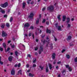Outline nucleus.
Listing matches in <instances>:
<instances>
[{
	"instance_id": "1",
	"label": "nucleus",
	"mask_w": 77,
	"mask_h": 77,
	"mask_svg": "<svg viewBox=\"0 0 77 77\" xmlns=\"http://www.w3.org/2000/svg\"><path fill=\"white\" fill-rule=\"evenodd\" d=\"M8 5V2H5L4 4H1L0 5V6L1 7H2V8H6L7 6Z\"/></svg>"
},
{
	"instance_id": "2",
	"label": "nucleus",
	"mask_w": 77,
	"mask_h": 77,
	"mask_svg": "<svg viewBox=\"0 0 77 77\" xmlns=\"http://www.w3.org/2000/svg\"><path fill=\"white\" fill-rule=\"evenodd\" d=\"M54 10V7L53 5H51L50 7H48L47 10L51 11H53Z\"/></svg>"
},
{
	"instance_id": "3",
	"label": "nucleus",
	"mask_w": 77,
	"mask_h": 77,
	"mask_svg": "<svg viewBox=\"0 0 77 77\" xmlns=\"http://www.w3.org/2000/svg\"><path fill=\"white\" fill-rule=\"evenodd\" d=\"M58 24L57 23H56L55 24V26L57 28L58 30H60V31H61V30H62V28H61V26H57Z\"/></svg>"
},
{
	"instance_id": "4",
	"label": "nucleus",
	"mask_w": 77,
	"mask_h": 77,
	"mask_svg": "<svg viewBox=\"0 0 77 77\" xmlns=\"http://www.w3.org/2000/svg\"><path fill=\"white\" fill-rule=\"evenodd\" d=\"M66 67L67 68H68V70L69 71L71 72V71H72V68H71V67H69V65H65Z\"/></svg>"
},
{
	"instance_id": "5",
	"label": "nucleus",
	"mask_w": 77,
	"mask_h": 77,
	"mask_svg": "<svg viewBox=\"0 0 77 77\" xmlns=\"http://www.w3.org/2000/svg\"><path fill=\"white\" fill-rule=\"evenodd\" d=\"M43 51V47L42 46H41L40 47V51H39V54L41 53V52Z\"/></svg>"
},
{
	"instance_id": "6",
	"label": "nucleus",
	"mask_w": 77,
	"mask_h": 77,
	"mask_svg": "<svg viewBox=\"0 0 77 77\" xmlns=\"http://www.w3.org/2000/svg\"><path fill=\"white\" fill-rule=\"evenodd\" d=\"M8 35V34H7L5 33V32H4V31H2V36H3V37H5V36H6Z\"/></svg>"
},
{
	"instance_id": "7",
	"label": "nucleus",
	"mask_w": 77,
	"mask_h": 77,
	"mask_svg": "<svg viewBox=\"0 0 77 77\" xmlns=\"http://www.w3.org/2000/svg\"><path fill=\"white\" fill-rule=\"evenodd\" d=\"M11 74V75H14V74H15V70H14V69L12 70Z\"/></svg>"
},
{
	"instance_id": "8",
	"label": "nucleus",
	"mask_w": 77,
	"mask_h": 77,
	"mask_svg": "<svg viewBox=\"0 0 77 77\" xmlns=\"http://www.w3.org/2000/svg\"><path fill=\"white\" fill-rule=\"evenodd\" d=\"M45 36V35H44V36H42V37L41 38V39H42V42H43V44H44V43H45V40H44V39L42 40V39H43V38Z\"/></svg>"
},
{
	"instance_id": "9",
	"label": "nucleus",
	"mask_w": 77,
	"mask_h": 77,
	"mask_svg": "<svg viewBox=\"0 0 77 77\" xmlns=\"http://www.w3.org/2000/svg\"><path fill=\"white\" fill-rule=\"evenodd\" d=\"M33 14L32 13H31L30 14V15L29 16V18H32L33 17Z\"/></svg>"
},
{
	"instance_id": "10",
	"label": "nucleus",
	"mask_w": 77,
	"mask_h": 77,
	"mask_svg": "<svg viewBox=\"0 0 77 77\" xmlns=\"http://www.w3.org/2000/svg\"><path fill=\"white\" fill-rule=\"evenodd\" d=\"M66 20V16L65 15L63 16V21H65Z\"/></svg>"
},
{
	"instance_id": "11",
	"label": "nucleus",
	"mask_w": 77,
	"mask_h": 77,
	"mask_svg": "<svg viewBox=\"0 0 77 77\" xmlns=\"http://www.w3.org/2000/svg\"><path fill=\"white\" fill-rule=\"evenodd\" d=\"M60 15H58L57 16V18L58 19V20H59V21H61V18H60V17H61Z\"/></svg>"
},
{
	"instance_id": "12",
	"label": "nucleus",
	"mask_w": 77,
	"mask_h": 77,
	"mask_svg": "<svg viewBox=\"0 0 77 77\" xmlns=\"http://www.w3.org/2000/svg\"><path fill=\"white\" fill-rule=\"evenodd\" d=\"M0 11H1V12L2 14H4V13L5 12V11L2 9L1 8H0Z\"/></svg>"
},
{
	"instance_id": "13",
	"label": "nucleus",
	"mask_w": 77,
	"mask_h": 77,
	"mask_svg": "<svg viewBox=\"0 0 77 77\" xmlns=\"http://www.w3.org/2000/svg\"><path fill=\"white\" fill-rule=\"evenodd\" d=\"M25 6H26V3L23 2V7H22L23 9H24V8H25Z\"/></svg>"
},
{
	"instance_id": "14",
	"label": "nucleus",
	"mask_w": 77,
	"mask_h": 77,
	"mask_svg": "<svg viewBox=\"0 0 77 77\" xmlns=\"http://www.w3.org/2000/svg\"><path fill=\"white\" fill-rule=\"evenodd\" d=\"M29 23H26L24 25V27H29Z\"/></svg>"
},
{
	"instance_id": "15",
	"label": "nucleus",
	"mask_w": 77,
	"mask_h": 77,
	"mask_svg": "<svg viewBox=\"0 0 77 77\" xmlns=\"http://www.w3.org/2000/svg\"><path fill=\"white\" fill-rule=\"evenodd\" d=\"M66 20H67L66 21V23H69V21H70V20L69 19V18L68 17L67 18Z\"/></svg>"
},
{
	"instance_id": "16",
	"label": "nucleus",
	"mask_w": 77,
	"mask_h": 77,
	"mask_svg": "<svg viewBox=\"0 0 77 77\" xmlns=\"http://www.w3.org/2000/svg\"><path fill=\"white\" fill-rule=\"evenodd\" d=\"M71 27V25L69 23H68L67 24V28H68V29H69Z\"/></svg>"
},
{
	"instance_id": "17",
	"label": "nucleus",
	"mask_w": 77,
	"mask_h": 77,
	"mask_svg": "<svg viewBox=\"0 0 77 77\" xmlns=\"http://www.w3.org/2000/svg\"><path fill=\"white\" fill-rule=\"evenodd\" d=\"M29 76H30V77H33V76H34V75L33 74L29 73Z\"/></svg>"
},
{
	"instance_id": "18",
	"label": "nucleus",
	"mask_w": 77,
	"mask_h": 77,
	"mask_svg": "<svg viewBox=\"0 0 77 77\" xmlns=\"http://www.w3.org/2000/svg\"><path fill=\"white\" fill-rule=\"evenodd\" d=\"M49 67L50 68V69H51L52 68V66L51 64H49Z\"/></svg>"
},
{
	"instance_id": "19",
	"label": "nucleus",
	"mask_w": 77,
	"mask_h": 77,
	"mask_svg": "<svg viewBox=\"0 0 77 77\" xmlns=\"http://www.w3.org/2000/svg\"><path fill=\"white\" fill-rule=\"evenodd\" d=\"M71 36H69L68 38H67V41H68V40H70V39H71Z\"/></svg>"
},
{
	"instance_id": "20",
	"label": "nucleus",
	"mask_w": 77,
	"mask_h": 77,
	"mask_svg": "<svg viewBox=\"0 0 77 77\" xmlns=\"http://www.w3.org/2000/svg\"><path fill=\"white\" fill-rule=\"evenodd\" d=\"M46 32L47 33H51V31L50 30H49L48 29H47L46 30Z\"/></svg>"
},
{
	"instance_id": "21",
	"label": "nucleus",
	"mask_w": 77,
	"mask_h": 77,
	"mask_svg": "<svg viewBox=\"0 0 77 77\" xmlns=\"http://www.w3.org/2000/svg\"><path fill=\"white\" fill-rule=\"evenodd\" d=\"M52 58H55V57L56 56V54L55 53H54L52 55Z\"/></svg>"
},
{
	"instance_id": "22",
	"label": "nucleus",
	"mask_w": 77,
	"mask_h": 77,
	"mask_svg": "<svg viewBox=\"0 0 77 77\" xmlns=\"http://www.w3.org/2000/svg\"><path fill=\"white\" fill-rule=\"evenodd\" d=\"M46 72H48V67H47L46 68Z\"/></svg>"
},
{
	"instance_id": "23",
	"label": "nucleus",
	"mask_w": 77,
	"mask_h": 77,
	"mask_svg": "<svg viewBox=\"0 0 77 77\" xmlns=\"http://www.w3.org/2000/svg\"><path fill=\"white\" fill-rule=\"evenodd\" d=\"M21 72H22V70H20L18 72V74H22V73H21Z\"/></svg>"
},
{
	"instance_id": "24",
	"label": "nucleus",
	"mask_w": 77,
	"mask_h": 77,
	"mask_svg": "<svg viewBox=\"0 0 77 77\" xmlns=\"http://www.w3.org/2000/svg\"><path fill=\"white\" fill-rule=\"evenodd\" d=\"M0 64L2 65L3 64V62L2 61V60L1 59V58H0Z\"/></svg>"
},
{
	"instance_id": "25",
	"label": "nucleus",
	"mask_w": 77,
	"mask_h": 77,
	"mask_svg": "<svg viewBox=\"0 0 77 77\" xmlns=\"http://www.w3.org/2000/svg\"><path fill=\"white\" fill-rule=\"evenodd\" d=\"M3 46H4V48H5V50H6V44L5 43H3Z\"/></svg>"
},
{
	"instance_id": "26",
	"label": "nucleus",
	"mask_w": 77,
	"mask_h": 77,
	"mask_svg": "<svg viewBox=\"0 0 77 77\" xmlns=\"http://www.w3.org/2000/svg\"><path fill=\"white\" fill-rule=\"evenodd\" d=\"M13 20V18L12 17H11L10 18V22H12V21Z\"/></svg>"
},
{
	"instance_id": "27",
	"label": "nucleus",
	"mask_w": 77,
	"mask_h": 77,
	"mask_svg": "<svg viewBox=\"0 0 77 77\" xmlns=\"http://www.w3.org/2000/svg\"><path fill=\"white\" fill-rule=\"evenodd\" d=\"M36 62V58H34L33 60V63H35Z\"/></svg>"
},
{
	"instance_id": "28",
	"label": "nucleus",
	"mask_w": 77,
	"mask_h": 77,
	"mask_svg": "<svg viewBox=\"0 0 77 77\" xmlns=\"http://www.w3.org/2000/svg\"><path fill=\"white\" fill-rule=\"evenodd\" d=\"M66 57L67 58H69L70 57L69 55H66Z\"/></svg>"
},
{
	"instance_id": "29",
	"label": "nucleus",
	"mask_w": 77,
	"mask_h": 77,
	"mask_svg": "<svg viewBox=\"0 0 77 77\" xmlns=\"http://www.w3.org/2000/svg\"><path fill=\"white\" fill-rule=\"evenodd\" d=\"M38 46H37L36 48H35V50L36 51L38 49Z\"/></svg>"
},
{
	"instance_id": "30",
	"label": "nucleus",
	"mask_w": 77,
	"mask_h": 77,
	"mask_svg": "<svg viewBox=\"0 0 77 77\" xmlns=\"http://www.w3.org/2000/svg\"><path fill=\"white\" fill-rule=\"evenodd\" d=\"M6 26L8 27H9V24L8 23H6Z\"/></svg>"
},
{
	"instance_id": "31",
	"label": "nucleus",
	"mask_w": 77,
	"mask_h": 77,
	"mask_svg": "<svg viewBox=\"0 0 77 77\" xmlns=\"http://www.w3.org/2000/svg\"><path fill=\"white\" fill-rule=\"evenodd\" d=\"M4 27H5V24H4L2 25V26H1V27L2 29H3V28H4Z\"/></svg>"
},
{
	"instance_id": "32",
	"label": "nucleus",
	"mask_w": 77,
	"mask_h": 77,
	"mask_svg": "<svg viewBox=\"0 0 77 77\" xmlns=\"http://www.w3.org/2000/svg\"><path fill=\"white\" fill-rule=\"evenodd\" d=\"M8 60H9V61H12V58H9Z\"/></svg>"
},
{
	"instance_id": "33",
	"label": "nucleus",
	"mask_w": 77,
	"mask_h": 77,
	"mask_svg": "<svg viewBox=\"0 0 77 77\" xmlns=\"http://www.w3.org/2000/svg\"><path fill=\"white\" fill-rule=\"evenodd\" d=\"M65 49H63V50L61 51V52L62 53H63L64 52H65Z\"/></svg>"
},
{
	"instance_id": "34",
	"label": "nucleus",
	"mask_w": 77,
	"mask_h": 77,
	"mask_svg": "<svg viewBox=\"0 0 77 77\" xmlns=\"http://www.w3.org/2000/svg\"><path fill=\"white\" fill-rule=\"evenodd\" d=\"M15 55L16 56H17V54H18V52L17 51H16L15 52Z\"/></svg>"
},
{
	"instance_id": "35",
	"label": "nucleus",
	"mask_w": 77,
	"mask_h": 77,
	"mask_svg": "<svg viewBox=\"0 0 77 77\" xmlns=\"http://www.w3.org/2000/svg\"><path fill=\"white\" fill-rule=\"evenodd\" d=\"M45 10V7L44 8L42 9V11H44Z\"/></svg>"
},
{
	"instance_id": "36",
	"label": "nucleus",
	"mask_w": 77,
	"mask_h": 77,
	"mask_svg": "<svg viewBox=\"0 0 77 77\" xmlns=\"http://www.w3.org/2000/svg\"><path fill=\"white\" fill-rule=\"evenodd\" d=\"M54 40L55 41H57V38H56L55 37H54Z\"/></svg>"
},
{
	"instance_id": "37",
	"label": "nucleus",
	"mask_w": 77,
	"mask_h": 77,
	"mask_svg": "<svg viewBox=\"0 0 77 77\" xmlns=\"http://www.w3.org/2000/svg\"><path fill=\"white\" fill-rule=\"evenodd\" d=\"M28 57H29L30 58V57H31V55L30 54H28L27 55Z\"/></svg>"
},
{
	"instance_id": "38",
	"label": "nucleus",
	"mask_w": 77,
	"mask_h": 77,
	"mask_svg": "<svg viewBox=\"0 0 77 77\" xmlns=\"http://www.w3.org/2000/svg\"><path fill=\"white\" fill-rule=\"evenodd\" d=\"M45 22V19H43L42 21V23H44Z\"/></svg>"
},
{
	"instance_id": "39",
	"label": "nucleus",
	"mask_w": 77,
	"mask_h": 77,
	"mask_svg": "<svg viewBox=\"0 0 77 77\" xmlns=\"http://www.w3.org/2000/svg\"><path fill=\"white\" fill-rule=\"evenodd\" d=\"M14 47H15V45H13L11 46V48H14Z\"/></svg>"
},
{
	"instance_id": "40",
	"label": "nucleus",
	"mask_w": 77,
	"mask_h": 77,
	"mask_svg": "<svg viewBox=\"0 0 77 77\" xmlns=\"http://www.w3.org/2000/svg\"><path fill=\"white\" fill-rule=\"evenodd\" d=\"M38 23H39V20H38L36 21V24H38Z\"/></svg>"
},
{
	"instance_id": "41",
	"label": "nucleus",
	"mask_w": 77,
	"mask_h": 77,
	"mask_svg": "<svg viewBox=\"0 0 77 77\" xmlns=\"http://www.w3.org/2000/svg\"><path fill=\"white\" fill-rule=\"evenodd\" d=\"M36 66V65L35 64H33L32 66V67H35Z\"/></svg>"
},
{
	"instance_id": "42",
	"label": "nucleus",
	"mask_w": 77,
	"mask_h": 77,
	"mask_svg": "<svg viewBox=\"0 0 77 77\" xmlns=\"http://www.w3.org/2000/svg\"><path fill=\"white\" fill-rule=\"evenodd\" d=\"M20 66H21V64L20 63H19L18 65V67H20Z\"/></svg>"
},
{
	"instance_id": "43",
	"label": "nucleus",
	"mask_w": 77,
	"mask_h": 77,
	"mask_svg": "<svg viewBox=\"0 0 77 77\" xmlns=\"http://www.w3.org/2000/svg\"><path fill=\"white\" fill-rule=\"evenodd\" d=\"M75 62H77V58H76L75 59Z\"/></svg>"
},
{
	"instance_id": "44",
	"label": "nucleus",
	"mask_w": 77,
	"mask_h": 77,
	"mask_svg": "<svg viewBox=\"0 0 77 77\" xmlns=\"http://www.w3.org/2000/svg\"><path fill=\"white\" fill-rule=\"evenodd\" d=\"M0 50L1 51H3V48L2 47H0Z\"/></svg>"
},
{
	"instance_id": "45",
	"label": "nucleus",
	"mask_w": 77,
	"mask_h": 77,
	"mask_svg": "<svg viewBox=\"0 0 77 77\" xmlns=\"http://www.w3.org/2000/svg\"><path fill=\"white\" fill-rule=\"evenodd\" d=\"M30 29H32V30L33 29V26H31Z\"/></svg>"
},
{
	"instance_id": "46",
	"label": "nucleus",
	"mask_w": 77,
	"mask_h": 77,
	"mask_svg": "<svg viewBox=\"0 0 77 77\" xmlns=\"http://www.w3.org/2000/svg\"><path fill=\"white\" fill-rule=\"evenodd\" d=\"M40 68L41 69H43V67H42L41 66H40Z\"/></svg>"
},
{
	"instance_id": "47",
	"label": "nucleus",
	"mask_w": 77,
	"mask_h": 77,
	"mask_svg": "<svg viewBox=\"0 0 77 77\" xmlns=\"http://www.w3.org/2000/svg\"><path fill=\"white\" fill-rule=\"evenodd\" d=\"M32 35V33H29V36H30Z\"/></svg>"
},
{
	"instance_id": "48",
	"label": "nucleus",
	"mask_w": 77,
	"mask_h": 77,
	"mask_svg": "<svg viewBox=\"0 0 77 77\" xmlns=\"http://www.w3.org/2000/svg\"><path fill=\"white\" fill-rule=\"evenodd\" d=\"M26 66L27 68H29V64L26 65Z\"/></svg>"
},
{
	"instance_id": "49",
	"label": "nucleus",
	"mask_w": 77,
	"mask_h": 77,
	"mask_svg": "<svg viewBox=\"0 0 77 77\" xmlns=\"http://www.w3.org/2000/svg\"><path fill=\"white\" fill-rule=\"evenodd\" d=\"M10 50V48H7V51H9V50Z\"/></svg>"
},
{
	"instance_id": "50",
	"label": "nucleus",
	"mask_w": 77,
	"mask_h": 77,
	"mask_svg": "<svg viewBox=\"0 0 77 77\" xmlns=\"http://www.w3.org/2000/svg\"><path fill=\"white\" fill-rule=\"evenodd\" d=\"M46 24H47V25H49V22H46Z\"/></svg>"
},
{
	"instance_id": "51",
	"label": "nucleus",
	"mask_w": 77,
	"mask_h": 77,
	"mask_svg": "<svg viewBox=\"0 0 77 77\" xmlns=\"http://www.w3.org/2000/svg\"><path fill=\"white\" fill-rule=\"evenodd\" d=\"M61 63V62H60V61H59L58 62H57V63L58 64H60V63Z\"/></svg>"
},
{
	"instance_id": "52",
	"label": "nucleus",
	"mask_w": 77,
	"mask_h": 77,
	"mask_svg": "<svg viewBox=\"0 0 77 77\" xmlns=\"http://www.w3.org/2000/svg\"><path fill=\"white\" fill-rule=\"evenodd\" d=\"M4 17H5V18H6V17H7V15H5L4 16Z\"/></svg>"
},
{
	"instance_id": "53",
	"label": "nucleus",
	"mask_w": 77,
	"mask_h": 77,
	"mask_svg": "<svg viewBox=\"0 0 77 77\" xmlns=\"http://www.w3.org/2000/svg\"><path fill=\"white\" fill-rule=\"evenodd\" d=\"M64 72H65V70H63L62 71V73H64Z\"/></svg>"
},
{
	"instance_id": "54",
	"label": "nucleus",
	"mask_w": 77,
	"mask_h": 77,
	"mask_svg": "<svg viewBox=\"0 0 77 77\" xmlns=\"http://www.w3.org/2000/svg\"><path fill=\"white\" fill-rule=\"evenodd\" d=\"M30 69H29L27 71V72H30Z\"/></svg>"
},
{
	"instance_id": "55",
	"label": "nucleus",
	"mask_w": 77,
	"mask_h": 77,
	"mask_svg": "<svg viewBox=\"0 0 77 77\" xmlns=\"http://www.w3.org/2000/svg\"><path fill=\"white\" fill-rule=\"evenodd\" d=\"M39 17L40 18H41V14H39Z\"/></svg>"
},
{
	"instance_id": "56",
	"label": "nucleus",
	"mask_w": 77,
	"mask_h": 77,
	"mask_svg": "<svg viewBox=\"0 0 77 77\" xmlns=\"http://www.w3.org/2000/svg\"><path fill=\"white\" fill-rule=\"evenodd\" d=\"M33 3H34L33 2H31V4L32 5H33Z\"/></svg>"
},
{
	"instance_id": "57",
	"label": "nucleus",
	"mask_w": 77,
	"mask_h": 77,
	"mask_svg": "<svg viewBox=\"0 0 77 77\" xmlns=\"http://www.w3.org/2000/svg\"><path fill=\"white\" fill-rule=\"evenodd\" d=\"M10 42H11V41H8V44L10 43Z\"/></svg>"
},
{
	"instance_id": "58",
	"label": "nucleus",
	"mask_w": 77,
	"mask_h": 77,
	"mask_svg": "<svg viewBox=\"0 0 77 77\" xmlns=\"http://www.w3.org/2000/svg\"><path fill=\"white\" fill-rule=\"evenodd\" d=\"M40 28H43V26H40Z\"/></svg>"
},
{
	"instance_id": "59",
	"label": "nucleus",
	"mask_w": 77,
	"mask_h": 77,
	"mask_svg": "<svg viewBox=\"0 0 77 77\" xmlns=\"http://www.w3.org/2000/svg\"><path fill=\"white\" fill-rule=\"evenodd\" d=\"M25 36H27V34H25Z\"/></svg>"
},
{
	"instance_id": "60",
	"label": "nucleus",
	"mask_w": 77,
	"mask_h": 77,
	"mask_svg": "<svg viewBox=\"0 0 77 77\" xmlns=\"http://www.w3.org/2000/svg\"><path fill=\"white\" fill-rule=\"evenodd\" d=\"M17 66H18V65H17V64H16L15 65L14 67H17Z\"/></svg>"
},
{
	"instance_id": "61",
	"label": "nucleus",
	"mask_w": 77,
	"mask_h": 77,
	"mask_svg": "<svg viewBox=\"0 0 77 77\" xmlns=\"http://www.w3.org/2000/svg\"><path fill=\"white\" fill-rule=\"evenodd\" d=\"M70 46H73L74 45L72 44H71V45H70Z\"/></svg>"
},
{
	"instance_id": "62",
	"label": "nucleus",
	"mask_w": 77,
	"mask_h": 77,
	"mask_svg": "<svg viewBox=\"0 0 77 77\" xmlns=\"http://www.w3.org/2000/svg\"><path fill=\"white\" fill-rule=\"evenodd\" d=\"M13 58L11 56H10L9 57V58Z\"/></svg>"
},
{
	"instance_id": "63",
	"label": "nucleus",
	"mask_w": 77,
	"mask_h": 77,
	"mask_svg": "<svg viewBox=\"0 0 77 77\" xmlns=\"http://www.w3.org/2000/svg\"><path fill=\"white\" fill-rule=\"evenodd\" d=\"M74 18H72L71 19L72 21H74Z\"/></svg>"
},
{
	"instance_id": "64",
	"label": "nucleus",
	"mask_w": 77,
	"mask_h": 77,
	"mask_svg": "<svg viewBox=\"0 0 77 77\" xmlns=\"http://www.w3.org/2000/svg\"><path fill=\"white\" fill-rule=\"evenodd\" d=\"M35 41H36V42H38V39H36Z\"/></svg>"
}]
</instances>
